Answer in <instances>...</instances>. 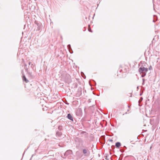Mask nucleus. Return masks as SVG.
Instances as JSON below:
<instances>
[{"mask_svg":"<svg viewBox=\"0 0 160 160\" xmlns=\"http://www.w3.org/2000/svg\"><path fill=\"white\" fill-rule=\"evenodd\" d=\"M148 71V68L142 66L138 69V72L140 73H146Z\"/></svg>","mask_w":160,"mask_h":160,"instance_id":"nucleus-1","label":"nucleus"},{"mask_svg":"<svg viewBox=\"0 0 160 160\" xmlns=\"http://www.w3.org/2000/svg\"><path fill=\"white\" fill-rule=\"evenodd\" d=\"M83 152L86 156H88L90 155V152L88 149H83Z\"/></svg>","mask_w":160,"mask_h":160,"instance_id":"nucleus-2","label":"nucleus"},{"mask_svg":"<svg viewBox=\"0 0 160 160\" xmlns=\"http://www.w3.org/2000/svg\"><path fill=\"white\" fill-rule=\"evenodd\" d=\"M72 153V151L70 150L67 151L64 154V156L65 157L68 156L69 155L71 154Z\"/></svg>","mask_w":160,"mask_h":160,"instance_id":"nucleus-3","label":"nucleus"},{"mask_svg":"<svg viewBox=\"0 0 160 160\" xmlns=\"http://www.w3.org/2000/svg\"><path fill=\"white\" fill-rule=\"evenodd\" d=\"M67 117L70 120L72 121H73V118H72V115L70 114H68Z\"/></svg>","mask_w":160,"mask_h":160,"instance_id":"nucleus-4","label":"nucleus"},{"mask_svg":"<svg viewBox=\"0 0 160 160\" xmlns=\"http://www.w3.org/2000/svg\"><path fill=\"white\" fill-rule=\"evenodd\" d=\"M22 78L23 81H24L26 82L27 83L29 82L28 80L26 79L24 75L23 76Z\"/></svg>","mask_w":160,"mask_h":160,"instance_id":"nucleus-5","label":"nucleus"},{"mask_svg":"<svg viewBox=\"0 0 160 160\" xmlns=\"http://www.w3.org/2000/svg\"><path fill=\"white\" fill-rule=\"evenodd\" d=\"M115 145L117 148H118L121 146V144L120 142H118L116 143Z\"/></svg>","mask_w":160,"mask_h":160,"instance_id":"nucleus-6","label":"nucleus"},{"mask_svg":"<svg viewBox=\"0 0 160 160\" xmlns=\"http://www.w3.org/2000/svg\"><path fill=\"white\" fill-rule=\"evenodd\" d=\"M67 47H68V49H69V51L70 52V53H72V52H70V49H71V46H70V44L68 45Z\"/></svg>","mask_w":160,"mask_h":160,"instance_id":"nucleus-7","label":"nucleus"},{"mask_svg":"<svg viewBox=\"0 0 160 160\" xmlns=\"http://www.w3.org/2000/svg\"><path fill=\"white\" fill-rule=\"evenodd\" d=\"M142 74L141 75V77H144L146 75V73H142Z\"/></svg>","mask_w":160,"mask_h":160,"instance_id":"nucleus-8","label":"nucleus"},{"mask_svg":"<svg viewBox=\"0 0 160 160\" xmlns=\"http://www.w3.org/2000/svg\"><path fill=\"white\" fill-rule=\"evenodd\" d=\"M152 69V67L151 66H150L149 68V69L150 70Z\"/></svg>","mask_w":160,"mask_h":160,"instance_id":"nucleus-9","label":"nucleus"},{"mask_svg":"<svg viewBox=\"0 0 160 160\" xmlns=\"http://www.w3.org/2000/svg\"><path fill=\"white\" fill-rule=\"evenodd\" d=\"M88 31H89V32H92V31H91V28H88Z\"/></svg>","mask_w":160,"mask_h":160,"instance_id":"nucleus-10","label":"nucleus"},{"mask_svg":"<svg viewBox=\"0 0 160 160\" xmlns=\"http://www.w3.org/2000/svg\"><path fill=\"white\" fill-rule=\"evenodd\" d=\"M142 80H143L142 84L143 85L144 84V82L145 81V79H143Z\"/></svg>","mask_w":160,"mask_h":160,"instance_id":"nucleus-11","label":"nucleus"},{"mask_svg":"<svg viewBox=\"0 0 160 160\" xmlns=\"http://www.w3.org/2000/svg\"><path fill=\"white\" fill-rule=\"evenodd\" d=\"M142 98H140V100H139V102H140V101H142Z\"/></svg>","mask_w":160,"mask_h":160,"instance_id":"nucleus-12","label":"nucleus"},{"mask_svg":"<svg viewBox=\"0 0 160 160\" xmlns=\"http://www.w3.org/2000/svg\"><path fill=\"white\" fill-rule=\"evenodd\" d=\"M30 63H31V62H29V63H28V64H29V65H30Z\"/></svg>","mask_w":160,"mask_h":160,"instance_id":"nucleus-13","label":"nucleus"},{"mask_svg":"<svg viewBox=\"0 0 160 160\" xmlns=\"http://www.w3.org/2000/svg\"><path fill=\"white\" fill-rule=\"evenodd\" d=\"M113 141V140H112V139H111V140H110V141Z\"/></svg>","mask_w":160,"mask_h":160,"instance_id":"nucleus-14","label":"nucleus"}]
</instances>
